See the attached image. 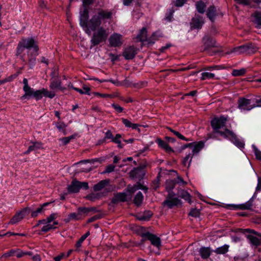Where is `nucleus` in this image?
<instances>
[{
    "instance_id": "nucleus-4",
    "label": "nucleus",
    "mask_w": 261,
    "mask_h": 261,
    "mask_svg": "<svg viewBox=\"0 0 261 261\" xmlns=\"http://www.w3.org/2000/svg\"><path fill=\"white\" fill-rule=\"evenodd\" d=\"M162 36V34L158 31L153 33L149 38L147 37V30L146 28H142L139 34L137 36V38L141 42H147L148 44H153L158 40L160 37Z\"/></svg>"
},
{
    "instance_id": "nucleus-6",
    "label": "nucleus",
    "mask_w": 261,
    "mask_h": 261,
    "mask_svg": "<svg viewBox=\"0 0 261 261\" xmlns=\"http://www.w3.org/2000/svg\"><path fill=\"white\" fill-rule=\"evenodd\" d=\"M238 108L242 112L248 111L255 108L253 99L240 98L238 100Z\"/></svg>"
},
{
    "instance_id": "nucleus-52",
    "label": "nucleus",
    "mask_w": 261,
    "mask_h": 261,
    "mask_svg": "<svg viewBox=\"0 0 261 261\" xmlns=\"http://www.w3.org/2000/svg\"><path fill=\"white\" fill-rule=\"evenodd\" d=\"M112 107L118 113H121L123 111V109L120 106L116 104H112Z\"/></svg>"
},
{
    "instance_id": "nucleus-12",
    "label": "nucleus",
    "mask_w": 261,
    "mask_h": 261,
    "mask_svg": "<svg viewBox=\"0 0 261 261\" xmlns=\"http://www.w3.org/2000/svg\"><path fill=\"white\" fill-rule=\"evenodd\" d=\"M137 54V49L134 46L126 47L123 52V56L126 60L133 59Z\"/></svg>"
},
{
    "instance_id": "nucleus-46",
    "label": "nucleus",
    "mask_w": 261,
    "mask_h": 261,
    "mask_svg": "<svg viewBox=\"0 0 261 261\" xmlns=\"http://www.w3.org/2000/svg\"><path fill=\"white\" fill-rule=\"evenodd\" d=\"M189 215L195 218L199 217L200 216V211L196 208H193L191 210Z\"/></svg>"
},
{
    "instance_id": "nucleus-59",
    "label": "nucleus",
    "mask_w": 261,
    "mask_h": 261,
    "mask_svg": "<svg viewBox=\"0 0 261 261\" xmlns=\"http://www.w3.org/2000/svg\"><path fill=\"white\" fill-rule=\"evenodd\" d=\"M254 101L255 108L261 107V97L259 98L253 99Z\"/></svg>"
},
{
    "instance_id": "nucleus-18",
    "label": "nucleus",
    "mask_w": 261,
    "mask_h": 261,
    "mask_svg": "<svg viewBox=\"0 0 261 261\" xmlns=\"http://www.w3.org/2000/svg\"><path fill=\"white\" fill-rule=\"evenodd\" d=\"M28 150L24 152V154H29L30 152L33 150H37L43 148V144L39 142H32Z\"/></svg>"
},
{
    "instance_id": "nucleus-24",
    "label": "nucleus",
    "mask_w": 261,
    "mask_h": 261,
    "mask_svg": "<svg viewBox=\"0 0 261 261\" xmlns=\"http://www.w3.org/2000/svg\"><path fill=\"white\" fill-rule=\"evenodd\" d=\"M201 75V76L200 79L203 81L207 80L218 79V77H216L215 74L214 73L210 72L207 70H205L204 72H202Z\"/></svg>"
},
{
    "instance_id": "nucleus-11",
    "label": "nucleus",
    "mask_w": 261,
    "mask_h": 261,
    "mask_svg": "<svg viewBox=\"0 0 261 261\" xmlns=\"http://www.w3.org/2000/svg\"><path fill=\"white\" fill-rule=\"evenodd\" d=\"M253 205L251 199L246 202L241 204H229L227 207L230 210H250Z\"/></svg>"
},
{
    "instance_id": "nucleus-54",
    "label": "nucleus",
    "mask_w": 261,
    "mask_h": 261,
    "mask_svg": "<svg viewBox=\"0 0 261 261\" xmlns=\"http://www.w3.org/2000/svg\"><path fill=\"white\" fill-rule=\"evenodd\" d=\"M187 0H176L175 5L176 7H181L186 2Z\"/></svg>"
},
{
    "instance_id": "nucleus-16",
    "label": "nucleus",
    "mask_w": 261,
    "mask_h": 261,
    "mask_svg": "<svg viewBox=\"0 0 261 261\" xmlns=\"http://www.w3.org/2000/svg\"><path fill=\"white\" fill-rule=\"evenodd\" d=\"M80 181L76 180L72 181L71 184L68 187V191L70 193H77L80 189Z\"/></svg>"
},
{
    "instance_id": "nucleus-61",
    "label": "nucleus",
    "mask_w": 261,
    "mask_h": 261,
    "mask_svg": "<svg viewBox=\"0 0 261 261\" xmlns=\"http://www.w3.org/2000/svg\"><path fill=\"white\" fill-rule=\"evenodd\" d=\"M65 257V254L61 253L60 255L54 257L55 261H60L63 258Z\"/></svg>"
},
{
    "instance_id": "nucleus-38",
    "label": "nucleus",
    "mask_w": 261,
    "mask_h": 261,
    "mask_svg": "<svg viewBox=\"0 0 261 261\" xmlns=\"http://www.w3.org/2000/svg\"><path fill=\"white\" fill-rule=\"evenodd\" d=\"M43 96V88L34 91L33 97L36 100L41 99Z\"/></svg>"
},
{
    "instance_id": "nucleus-14",
    "label": "nucleus",
    "mask_w": 261,
    "mask_h": 261,
    "mask_svg": "<svg viewBox=\"0 0 261 261\" xmlns=\"http://www.w3.org/2000/svg\"><path fill=\"white\" fill-rule=\"evenodd\" d=\"M193 144L192 150L190 151L191 153H192L193 156L195 154H197L203 148L204 145L202 141L193 142Z\"/></svg>"
},
{
    "instance_id": "nucleus-41",
    "label": "nucleus",
    "mask_w": 261,
    "mask_h": 261,
    "mask_svg": "<svg viewBox=\"0 0 261 261\" xmlns=\"http://www.w3.org/2000/svg\"><path fill=\"white\" fill-rule=\"evenodd\" d=\"M246 72L245 68H241L240 69H234L232 72V75L235 76H241L244 75Z\"/></svg>"
},
{
    "instance_id": "nucleus-2",
    "label": "nucleus",
    "mask_w": 261,
    "mask_h": 261,
    "mask_svg": "<svg viewBox=\"0 0 261 261\" xmlns=\"http://www.w3.org/2000/svg\"><path fill=\"white\" fill-rule=\"evenodd\" d=\"M227 121V117L221 116L220 117L214 118L211 121V125L216 133L219 134L220 136L224 138L230 140L236 146L239 148H243L244 146V141L239 139L236 135L232 131L228 129H222L225 126Z\"/></svg>"
},
{
    "instance_id": "nucleus-10",
    "label": "nucleus",
    "mask_w": 261,
    "mask_h": 261,
    "mask_svg": "<svg viewBox=\"0 0 261 261\" xmlns=\"http://www.w3.org/2000/svg\"><path fill=\"white\" fill-rule=\"evenodd\" d=\"M30 211V208L26 207L22 210L21 211L17 213L11 219L10 223L15 224L20 222L26 214H28Z\"/></svg>"
},
{
    "instance_id": "nucleus-60",
    "label": "nucleus",
    "mask_w": 261,
    "mask_h": 261,
    "mask_svg": "<svg viewBox=\"0 0 261 261\" xmlns=\"http://www.w3.org/2000/svg\"><path fill=\"white\" fill-rule=\"evenodd\" d=\"M80 189L83 188L87 190L89 188L88 183L87 182H80Z\"/></svg>"
},
{
    "instance_id": "nucleus-63",
    "label": "nucleus",
    "mask_w": 261,
    "mask_h": 261,
    "mask_svg": "<svg viewBox=\"0 0 261 261\" xmlns=\"http://www.w3.org/2000/svg\"><path fill=\"white\" fill-rule=\"evenodd\" d=\"M256 191L257 192L261 191V177L258 178V182L256 187Z\"/></svg>"
},
{
    "instance_id": "nucleus-48",
    "label": "nucleus",
    "mask_w": 261,
    "mask_h": 261,
    "mask_svg": "<svg viewBox=\"0 0 261 261\" xmlns=\"http://www.w3.org/2000/svg\"><path fill=\"white\" fill-rule=\"evenodd\" d=\"M237 3L244 5L249 6L250 4V0H234Z\"/></svg>"
},
{
    "instance_id": "nucleus-20",
    "label": "nucleus",
    "mask_w": 261,
    "mask_h": 261,
    "mask_svg": "<svg viewBox=\"0 0 261 261\" xmlns=\"http://www.w3.org/2000/svg\"><path fill=\"white\" fill-rule=\"evenodd\" d=\"M91 211L90 208L85 207H80L77 210L76 214L80 218V220L84 218Z\"/></svg>"
},
{
    "instance_id": "nucleus-23",
    "label": "nucleus",
    "mask_w": 261,
    "mask_h": 261,
    "mask_svg": "<svg viewBox=\"0 0 261 261\" xmlns=\"http://www.w3.org/2000/svg\"><path fill=\"white\" fill-rule=\"evenodd\" d=\"M109 179L102 180L94 186L93 190L95 191H100L106 187L109 184Z\"/></svg>"
},
{
    "instance_id": "nucleus-55",
    "label": "nucleus",
    "mask_w": 261,
    "mask_h": 261,
    "mask_svg": "<svg viewBox=\"0 0 261 261\" xmlns=\"http://www.w3.org/2000/svg\"><path fill=\"white\" fill-rule=\"evenodd\" d=\"M56 126L60 131L63 130L65 127V124L61 122L57 123Z\"/></svg>"
},
{
    "instance_id": "nucleus-25",
    "label": "nucleus",
    "mask_w": 261,
    "mask_h": 261,
    "mask_svg": "<svg viewBox=\"0 0 261 261\" xmlns=\"http://www.w3.org/2000/svg\"><path fill=\"white\" fill-rule=\"evenodd\" d=\"M126 195L124 193H119L115 195L112 201L114 203H117L120 201H125L126 200Z\"/></svg>"
},
{
    "instance_id": "nucleus-47",
    "label": "nucleus",
    "mask_w": 261,
    "mask_h": 261,
    "mask_svg": "<svg viewBox=\"0 0 261 261\" xmlns=\"http://www.w3.org/2000/svg\"><path fill=\"white\" fill-rule=\"evenodd\" d=\"M115 167V166L113 165H109L106 167L105 170L102 172V173H111L114 171Z\"/></svg>"
},
{
    "instance_id": "nucleus-49",
    "label": "nucleus",
    "mask_w": 261,
    "mask_h": 261,
    "mask_svg": "<svg viewBox=\"0 0 261 261\" xmlns=\"http://www.w3.org/2000/svg\"><path fill=\"white\" fill-rule=\"evenodd\" d=\"M109 56L110 58L111 61L113 62L118 60V59L120 57V55L113 54L112 53H110L109 54Z\"/></svg>"
},
{
    "instance_id": "nucleus-45",
    "label": "nucleus",
    "mask_w": 261,
    "mask_h": 261,
    "mask_svg": "<svg viewBox=\"0 0 261 261\" xmlns=\"http://www.w3.org/2000/svg\"><path fill=\"white\" fill-rule=\"evenodd\" d=\"M252 147L253 148V149L254 152V153H255L256 159L260 160H261V151H259L254 145H252Z\"/></svg>"
},
{
    "instance_id": "nucleus-51",
    "label": "nucleus",
    "mask_w": 261,
    "mask_h": 261,
    "mask_svg": "<svg viewBox=\"0 0 261 261\" xmlns=\"http://www.w3.org/2000/svg\"><path fill=\"white\" fill-rule=\"evenodd\" d=\"M113 137V135L112 132L110 130H108L105 133L104 139L105 140L111 139L112 140Z\"/></svg>"
},
{
    "instance_id": "nucleus-42",
    "label": "nucleus",
    "mask_w": 261,
    "mask_h": 261,
    "mask_svg": "<svg viewBox=\"0 0 261 261\" xmlns=\"http://www.w3.org/2000/svg\"><path fill=\"white\" fill-rule=\"evenodd\" d=\"M174 181L172 180H168L166 182V188L168 191H171L174 188Z\"/></svg>"
},
{
    "instance_id": "nucleus-37",
    "label": "nucleus",
    "mask_w": 261,
    "mask_h": 261,
    "mask_svg": "<svg viewBox=\"0 0 261 261\" xmlns=\"http://www.w3.org/2000/svg\"><path fill=\"white\" fill-rule=\"evenodd\" d=\"M80 220V219L77 215L76 213H72L68 215V218L65 220V221L66 222H69L71 220L77 221Z\"/></svg>"
},
{
    "instance_id": "nucleus-50",
    "label": "nucleus",
    "mask_w": 261,
    "mask_h": 261,
    "mask_svg": "<svg viewBox=\"0 0 261 261\" xmlns=\"http://www.w3.org/2000/svg\"><path fill=\"white\" fill-rule=\"evenodd\" d=\"M175 182L178 184L179 185H186L187 182L184 181L182 177L177 175L176 179L174 181Z\"/></svg>"
},
{
    "instance_id": "nucleus-31",
    "label": "nucleus",
    "mask_w": 261,
    "mask_h": 261,
    "mask_svg": "<svg viewBox=\"0 0 261 261\" xmlns=\"http://www.w3.org/2000/svg\"><path fill=\"white\" fill-rule=\"evenodd\" d=\"M200 254L203 258H208L211 254L210 251L208 248L202 247L199 250Z\"/></svg>"
},
{
    "instance_id": "nucleus-44",
    "label": "nucleus",
    "mask_w": 261,
    "mask_h": 261,
    "mask_svg": "<svg viewBox=\"0 0 261 261\" xmlns=\"http://www.w3.org/2000/svg\"><path fill=\"white\" fill-rule=\"evenodd\" d=\"M223 68L220 65H215V66H207L204 68V70L207 71H212L214 70H221L223 69Z\"/></svg>"
},
{
    "instance_id": "nucleus-28",
    "label": "nucleus",
    "mask_w": 261,
    "mask_h": 261,
    "mask_svg": "<svg viewBox=\"0 0 261 261\" xmlns=\"http://www.w3.org/2000/svg\"><path fill=\"white\" fill-rule=\"evenodd\" d=\"M229 246L225 244L221 247L217 248L214 252L218 254H224L228 251Z\"/></svg>"
},
{
    "instance_id": "nucleus-1",
    "label": "nucleus",
    "mask_w": 261,
    "mask_h": 261,
    "mask_svg": "<svg viewBox=\"0 0 261 261\" xmlns=\"http://www.w3.org/2000/svg\"><path fill=\"white\" fill-rule=\"evenodd\" d=\"M88 7H84L83 11L80 12V24L86 34L91 35V44L97 45L105 42L109 36V30L101 25L111 18L112 13L103 10L95 11L89 19H88Z\"/></svg>"
},
{
    "instance_id": "nucleus-13",
    "label": "nucleus",
    "mask_w": 261,
    "mask_h": 261,
    "mask_svg": "<svg viewBox=\"0 0 261 261\" xmlns=\"http://www.w3.org/2000/svg\"><path fill=\"white\" fill-rule=\"evenodd\" d=\"M163 204L169 208H172L174 206L180 205L181 202L177 198H170L164 201Z\"/></svg>"
},
{
    "instance_id": "nucleus-36",
    "label": "nucleus",
    "mask_w": 261,
    "mask_h": 261,
    "mask_svg": "<svg viewBox=\"0 0 261 261\" xmlns=\"http://www.w3.org/2000/svg\"><path fill=\"white\" fill-rule=\"evenodd\" d=\"M121 136L120 134H117L115 137H113V138L111 140L112 142L117 144L118 147L119 148H122V145L121 144Z\"/></svg>"
},
{
    "instance_id": "nucleus-39",
    "label": "nucleus",
    "mask_w": 261,
    "mask_h": 261,
    "mask_svg": "<svg viewBox=\"0 0 261 261\" xmlns=\"http://www.w3.org/2000/svg\"><path fill=\"white\" fill-rule=\"evenodd\" d=\"M127 191L129 192H130L131 193H133L135 192H136L137 190L141 189V186L139 184L134 185L133 186L129 185L127 186Z\"/></svg>"
},
{
    "instance_id": "nucleus-29",
    "label": "nucleus",
    "mask_w": 261,
    "mask_h": 261,
    "mask_svg": "<svg viewBox=\"0 0 261 261\" xmlns=\"http://www.w3.org/2000/svg\"><path fill=\"white\" fill-rule=\"evenodd\" d=\"M216 16V8L213 7H210L207 11V16L212 21H213Z\"/></svg>"
},
{
    "instance_id": "nucleus-64",
    "label": "nucleus",
    "mask_w": 261,
    "mask_h": 261,
    "mask_svg": "<svg viewBox=\"0 0 261 261\" xmlns=\"http://www.w3.org/2000/svg\"><path fill=\"white\" fill-rule=\"evenodd\" d=\"M83 91H84L85 94H87L88 95H90V88L86 86V85H84L83 87Z\"/></svg>"
},
{
    "instance_id": "nucleus-8",
    "label": "nucleus",
    "mask_w": 261,
    "mask_h": 261,
    "mask_svg": "<svg viewBox=\"0 0 261 261\" xmlns=\"http://www.w3.org/2000/svg\"><path fill=\"white\" fill-rule=\"evenodd\" d=\"M124 39L123 36L117 33H113L109 38L110 45L112 47H120L123 44Z\"/></svg>"
},
{
    "instance_id": "nucleus-35",
    "label": "nucleus",
    "mask_w": 261,
    "mask_h": 261,
    "mask_svg": "<svg viewBox=\"0 0 261 261\" xmlns=\"http://www.w3.org/2000/svg\"><path fill=\"white\" fill-rule=\"evenodd\" d=\"M196 9L198 12L203 13L205 10V5L204 3L201 1L197 3Z\"/></svg>"
},
{
    "instance_id": "nucleus-22",
    "label": "nucleus",
    "mask_w": 261,
    "mask_h": 261,
    "mask_svg": "<svg viewBox=\"0 0 261 261\" xmlns=\"http://www.w3.org/2000/svg\"><path fill=\"white\" fill-rule=\"evenodd\" d=\"M253 21L256 24L257 28H261V11H256L252 15Z\"/></svg>"
},
{
    "instance_id": "nucleus-62",
    "label": "nucleus",
    "mask_w": 261,
    "mask_h": 261,
    "mask_svg": "<svg viewBox=\"0 0 261 261\" xmlns=\"http://www.w3.org/2000/svg\"><path fill=\"white\" fill-rule=\"evenodd\" d=\"M13 78L12 76H9L4 80H0V85H3L7 82H10L12 80Z\"/></svg>"
},
{
    "instance_id": "nucleus-15",
    "label": "nucleus",
    "mask_w": 261,
    "mask_h": 261,
    "mask_svg": "<svg viewBox=\"0 0 261 261\" xmlns=\"http://www.w3.org/2000/svg\"><path fill=\"white\" fill-rule=\"evenodd\" d=\"M203 19L199 16L193 18L191 23V28L193 29H200L203 24Z\"/></svg>"
},
{
    "instance_id": "nucleus-40",
    "label": "nucleus",
    "mask_w": 261,
    "mask_h": 261,
    "mask_svg": "<svg viewBox=\"0 0 261 261\" xmlns=\"http://www.w3.org/2000/svg\"><path fill=\"white\" fill-rule=\"evenodd\" d=\"M247 50V46L245 45H242L238 46L237 47L234 48L232 51V53H237V54H241Z\"/></svg>"
},
{
    "instance_id": "nucleus-21",
    "label": "nucleus",
    "mask_w": 261,
    "mask_h": 261,
    "mask_svg": "<svg viewBox=\"0 0 261 261\" xmlns=\"http://www.w3.org/2000/svg\"><path fill=\"white\" fill-rule=\"evenodd\" d=\"M51 202H45L42 204L41 206L38 208L36 211H32L31 216L33 218L36 217L38 215L45 210V207L49 205Z\"/></svg>"
},
{
    "instance_id": "nucleus-26",
    "label": "nucleus",
    "mask_w": 261,
    "mask_h": 261,
    "mask_svg": "<svg viewBox=\"0 0 261 261\" xmlns=\"http://www.w3.org/2000/svg\"><path fill=\"white\" fill-rule=\"evenodd\" d=\"M50 89L54 90L58 89L61 91H64L65 88L61 86V82L59 80L53 81L49 86Z\"/></svg>"
},
{
    "instance_id": "nucleus-58",
    "label": "nucleus",
    "mask_w": 261,
    "mask_h": 261,
    "mask_svg": "<svg viewBox=\"0 0 261 261\" xmlns=\"http://www.w3.org/2000/svg\"><path fill=\"white\" fill-rule=\"evenodd\" d=\"M93 0H83V7H88L89 5L92 4Z\"/></svg>"
},
{
    "instance_id": "nucleus-7",
    "label": "nucleus",
    "mask_w": 261,
    "mask_h": 261,
    "mask_svg": "<svg viewBox=\"0 0 261 261\" xmlns=\"http://www.w3.org/2000/svg\"><path fill=\"white\" fill-rule=\"evenodd\" d=\"M141 243H143L146 240H149L153 246L158 248H159L161 245V241L160 238L150 232H147L142 233L141 234Z\"/></svg>"
},
{
    "instance_id": "nucleus-19",
    "label": "nucleus",
    "mask_w": 261,
    "mask_h": 261,
    "mask_svg": "<svg viewBox=\"0 0 261 261\" xmlns=\"http://www.w3.org/2000/svg\"><path fill=\"white\" fill-rule=\"evenodd\" d=\"M23 90L24 94L21 97V99H29L33 97L35 90L33 88L28 87L26 88H23Z\"/></svg>"
},
{
    "instance_id": "nucleus-32",
    "label": "nucleus",
    "mask_w": 261,
    "mask_h": 261,
    "mask_svg": "<svg viewBox=\"0 0 261 261\" xmlns=\"http://www.w3.org/2000/svg\"><path fill=\"white\" fill-rule=\"evenodd\" d=\"M169 130L172 132L174 135H175L178 138L186 141H190L192 140L190 138H187L184 137L182 135L179 133L178 132L176 131L175 130L172 129L171 128H168Z\"/></svg>"
},
{
    "instance_id": "nucleus-57",
    "label": "nucleus",
    "mask_w": 261,
    "mask_h": 261,
    "mask_svg": "<svg viewBox=\"0 0 261 261\" xmlns=\"http://www.w3.org/2000/svg\"><path fill=\"white\" fill-rule=\"evenodd\" d=\"M93 94L94 95H95V96H97L101 97H103V98L111 97V96L110 95H109V94H101V93H98V92H94Z\"/></svg>"
},
{
    "instance_id": "nucleus-43",
    "label": "nucleus",
    "mask_w": 261,
    "mask_h": 261,
    "mask_svg": "<svg viewBox=\"0 0 261 261\" xmlns=\"http://www.w3.org/2000/svg\"><path fill=\"white\" fill-rule=\"evenodd\" d=\"M43 96L47 97L50 98H53L55 96V94L53 92L48 91L47 89L43 88Z\"/></svg>"
},
{
    "instance_id": "nucleus-5",
    "label": "nucleus",
    "mask_w": 261,
    "mask_h": 261,
    "mask_svg": "<svg viewBox=\"0 0 261 261\" xmlns=\"http://www.w3.org/2000/svg\"><path fill=\"white\" fill-rule=\"evenodd\" d=\"M242 233L246 234L249 233V234H246V237L249 240V243L251 245L258 246L261 243L260 239L254 236V234L260 236L258 233L255 231L254 230L250 229H244L242 230Z\"/></svg>"
},
{
    "instance_id": "nucleus-17",
    "label": "nucleus",
    "mask_w": 261,
    "mask_h": 261,
    "mask_svg": "<svg viewBox=\"0 0 261 261\" xmlns=\"http://www.w3.org/2000/svg\"><path fill=\"white\" fill-rule=\"evenodd\" d=\"M156 142L158 144L159 147L165 150L168 153L173 152L174 151L167 143L161 140L158 139Z\"/></svg>"
},
{
    "instance_id": "nucleus-53",
    "label": "nucleus",
    "mask_w": 261,
    "mask_h": 261,
    "mask_svg": "<svg viewBox=\"0 0 261 261\" xmlns=\"http://www.w3.org/2000/svg\"><path fill=\"white\" fill-rule=\"evenodd\" d=\"M73 138V136H70V137H65V138H63L61 139V141H62V142L63 143V144L64 145H66L67 144H68V143H69V142L70 141V140Z\"/></svg>"
},
{
    "instance_id": "nucleus-3",
    "label": "nucleus",
    "mask_w": 261,
    "mask_h": 261,
    "mask_svg": "<svg viewBox=\"0 0 261 261\" xmlns=\"http://www.w3.org/2000/svg\"><path fill=\"white\" fill-rule=\"evenodd\" d=\"M25 48L29 50L28 51L29 63L30 67L32 68L35 64L36 58L38 55L39 49L37 41L33 38H22L18 44L17 55L21 54Z\"/></svg>"
},
{
    "instance_id": "nucleus-9",
    "label": "nucleus",
    "mask_w": 261,
    "mask_h": 261,
    "mask_svg": "<svg viewBox=\"0 0 261 261\" xmlns=\"http://www.w3.org/2000/svg\"><path fill=\"white\" fill-rule=\"evenodd\" d=\"M58 215L56 213H52L48 217L46 218V221L47 222V224L44 225L42 228L41 230L43 232H47L52 229H55L56 227L55 225L58 224V222L57 221H55L53 222V224H51L50 223L57 218Z\"/></svg>"
},
{
    "instance_id": "nucleus-34",
    "label": "nucleus",
    "mask_w": 261,
    "mask_h": 261,
    "mask_svg": "<svg viewBox=\"0 0 261 261\" xmlns=\"http://www.w3.org/2000/svg\"><path fill=\"white\" fill-rule=\"evenodd\" d=\"M179 196L185 200L188 201L189 203H191V195L186 191L182 190L179 193Z\"/></svg>"
},
{
    "instance_id": "nucleus-30",
    "label": "nucleus",
    "mask_w": 261,
    "mask_h": 261,
    "mask_svg": "<svg viewBox=\"0 0 261 261\" xmlns=\"http://www.w3.org/2000/svg\"><path fill=\"white\" fill-rule=\"evenodd\" d=\"M143 200V196L141 192L137 193L134 198V203L137 205L139 206L141 204Z\"/></svg>"
},
{
    "instance_id": "nucleus-27",
    "label": "nucleus",
    "mask_w": 261,
    "mask_h": 261,
    "mask_svg": "<svg viewBox=\"0 0 261 261\" xmlns=\"http://www.w3.org/2000/svg\"><path fill=\"white\" fill-rule=\"evenodd\" d=\"M193 156L192 155V153H191L190 152H189L182 161V165L185 167H187L188 168L189 167Z\"/></svg>"
},
{
    "instance_id": "nucleus-56",
    "label": "nucleus",
    "mask_w": 261,
    "mask_h": 261,
    "mask_svg": "<svg viewBox=\"0 0 261 261\" xmlns=\"http://www.w3.org/2000/svg\"><path fill=\"white\" fill-rule=\"evenodd\" d=\"M122 122L123 124L127 127H130L132 122L127 119L122 118Z\"/></svg>"
},
{
    "instance_id": "nucleus-33",
    "label": "nucleus",
    "mask_w": 261,
    "mask_h": 261,
    "mask_svg": "<svg viewBox=\"0 0 261 261\" xmlns=\"http://www.w3.org/2000/svg\"><path fill=\"white\" fill-rule=\"evenodd\" d=\"M90 235V232H87L85 234L82 236L80 239L78 240V241L75 244V246L76 248V251L77 250V249L81 247L82 243L83 241Z\"/></svg>"
}]
</instances>
